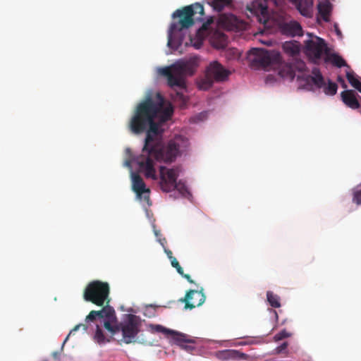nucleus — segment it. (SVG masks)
Returning <instances> with one entry per match:
<instances>
[{
	"label": "nucleus",
	"mask_w": 361,
	"mask_h": 361,
	"mask_svg": "<svg viewBox=\"0 0 361 361\" xmlns=\"http://www.w3.org/2000/svg\"><path fill=\"white\" fill-rule=\"evenodd\" d=\"M109 293L110 287L107 282L95 280L87 285L83 291L84 300L103 308L99 311L92 310L85 321L94 322L97 317L104 319V328L114 335L119 329L113 325L116 322V315L114 307L109 305Z\"/></svg>",
	"instance_id": "2"
},
{
	"label": "nucleus",
	"mask_w": 361,
	"mask_h": 361,
	"mask_svg": "<svg viewBox=\"0 0 361 361\" xmlns=\"http://www.w3.org/2000/svg\"><path fill=\"white\" fill-rule=\"evenodd\" d=\"M290 1L291 2H293V3L294 1H297V2L298 1V0H290Z\"/></svg>",
	"instance_id": "46"
},
{
	"label": "nucleus",
	"mask_w": 361,
	"mask_h": 361,
	"mask_svg": "<svg viewBox=\"0 0 361 361\" xmlns=\"http://www.w3.org/2000/svg\"><path fill=\"white\" fill-rule=\"evenodd\" d=\"M178 167L167 169L166 166H160V187L164 192H169L174 189L175 183L179 176Z\"/></svg>",
	"instance_id": "12"
},
{
	"label": "nucleus",
	"mask_w": 361,
	"mask_h": 361,
	"mask_svg": "<svg viewBox=\"0 0 361 361\" xmlns=\"http://www.w3.org/2000/svg\"><path fill=\"white\" fill-rule=\"evenodd\" d=\"M132 188L137 197L143 200L149 206L152 204L149 198L150 190L146 188V185L142 177L134 172L131 173Z\"/></svg>",
	"instance_id": "14"
},
{
	"label": "nucleus",
	"mask_w": 361,
	"mask_h": 361,
	"mask_svg": "<svg viewBox=\"0 0 361 361\" xmlns=\"http://www.w3.org/2000/svg\"><path fill=\"white\" fill-rule=\"evenodd\" d=\"M173 336V338L180 343H192V340L188 338V336L183 334H179L178 332L174 331V333L172 334Z\"/></svg>",
	"instance_id": "30"
},
{
	"label": "nucleus",
	"mask_w": 361,
	"mask_h": 361,
	"mask_svg": "<svg viewBox=\"0 0 361 361\" xmlns=\"http://www.w3.org/2000/svg\"><path fill=\"white\" fill-rule=\"evenodd\" d=\"M190 146L189 140L183 135H176L166 142H154L148 148L142 150V154L136 159L140 169L147 178L157 180V171L152 158L159 162L171 164L186 152Z\"/></svg>",
	"instance_id": "1"
},
{
	"label": "nucleus",
	"mask_w": 361,
	"mask_h": 361,
	"mask_svg": "<svg viewBox=\"0 0 361 361\" xmlns=\"http://www.w3.org/2000/svg\"><path fill=\"white\" fill-rule=\"evenodd\" d=\"M343 103L353 109L359 108L360 104L357 99V93L354 90H345L341 94Z\"/></svg>",
	"instance_id": "19"
},
{
	"label": "nucleus",
	"mask_w": 361,
	"mask_h": 361,
	"mask_svg": "<svg viewBox=\"0 0 361 361\" xmlns=\"http://www.w3.org/2000/svg\"><path fill=\"white\" fill-rule=\"evenodd\" d=\"M254 56L252 63L261 68H267L272 64L279 63L281 55L275 51H268L264 49L254 48L250 51Z\"/></svg>",
	"instance_id": "10"
},
{
	"label": "nucleus",
	"mask_w": 361,
	"mask_h": 361,
	"mask_svg": "<svg viewBox=\"0 0 361 361\" xmlns=\"http://www.w3.org/2000/svg\"><path fill=\"white\" fill-rule=\"evenodd\" d=\"M231 0H214L213 4L215 9L221 11L224 7L229 4Z\"/></svg>",
	"instance_id": "32"
},
{
	"label": "nucleus",
	"mask_w": 361,
	"mask_h": 361,
	"mask_svg": "<svg viewBox=\"0 0 361 361\" xmlns=\"http://www.w3.org/2000/svg\"><path fill=\"white\" fill-rule=\"evenodd\" d=\"M346 78L350 82V84L355 88L357 87L361 82L358 80L357 78H356L354 75L353 73L351 72H347L346 73Z\"/></svg>",
	"instance_id": "31"
},
{
	"label": "nucleus",
	"mask_w": 361,
	"mask_h": 361,
	"mask_svg": "<svg viewBox=\"0 0 361 361\" xmlns=\"http://www.w3.org/2000/svg\"><path fill=\"white\" fill-rule=\"evenodd\" d=\"M183 278H185L189 283H193L194 281L193 280L191 279L190 276L189 274H185L183 272V274L181 275Z\"/></svg>",
	"instance_id": "37"
},
{
	"label": "nucleus",
	"mask_w": 361,
	"mask_h": 361,
	"mask_svg": "<svg viewBox=\"0 0 361 361\" xmlns=\"http://www.w3.org/2000/svg\"><path fill=\"white\" fill-rule=\"evenodd\" d=\"M239 24V19L233 14H224L219 18V25L227 30H238Z\"/></svg>",
	"instance_id": "18"
},
{
	"label": "nucleus",
	"mask_w": 361,
	"mask_h": 361,
	"mask_svg": "<svg viewBox=\"0 0 361 361\" xmlns=\"http://www.w3.org/2000/svg\"><path fill=\"white\" fill-rule=\"evenodd\" d=\"M290 335L291 334L289 332H288L286 330L283 329L274 336V341L277 342L283 338L290 337Z\"/></svg>",
	"instance_id": "33"
},
{
	"label": "nucleus",
	"mask_w": 361,
	"mask_h": 361,
	"mask_svg": "<svg viewBox=\"0 0 361 361\" xmlns=\"http://www.w3.org/2000/svg\"><path fill=\"white\" fill-rule=\"evenodd\" d=\"M82 328L83 330L86 331L87 329V325L86 324H78L76 325L71 331L70 333L68 334V335L66 336V338H65L63 343V345H62V348H63V345L65 344V343L68 340V338L69 336L73 334L75 331H78L80 328Z\"/></svg>",
	"instance_id": "34"
},
{
	"label": "nucleus",
	"mask_w": 361,
	"mask_h": 361,
	"mask_svg": "<svg viewBox=\"0 0 361 361\" xmlns=\"http://www.w3.org/2000/svg\"><path fill=\"white\" fill-rule=\"evenodd\" d=\"M149 327L152 332L163 333L166 335H171L174 333V331L168 329L159 324H151Z\"/></svg>",
	"instance_id": "26"
},
{
	"label": "nucleus",
	"mask_w": 361,
	"mask_h": 361,
	"mask_svg": "<svg viewBox=\"0 0 361 361\" xmlns=\"http://www.w3.org/2000/svg\"><path fill=\"white\" fill-rule=\"evenodd\" d=\"M308 39L304 41L303 51L308 59L316 63L324 54H327L329 48L325 40L319 37L307 33Z\"/></svg>",
	"instance_id": "7"
},
{
	"label": "nucleus",
	"mask_w": 361,
	"mask_h": 361,
	"mask_svg": "<svg viewBox=\"0 0 361 361\" xmlns=\"http://www.w3.org/2000/svg\"><path fill=\"white\" fill-rule=\"evenodd\" d=\"M173 114H135L130 121V128L133 133L146 132V137L142 149L148 148L154 136L161 135L164 130V124L171 120Z\"/></svg>",
	"instance_id": "3"
},
{
	"label": "nucleus",
	"mask_w": 361,
	"mask_h": 361,
	"mask_svg": "<svg viewBox=\"0 0 361 361\" xmlns=\"http://www.w3.org/2000/svg\"><path fill=\"white\" fill-rule=\"evenodd\" d=\"M231 72L226 69L218 61H213L207 68L205 78L199 83L202 90H207L212 87L214 81L222 82L226 80Z\"/></svg>",
	"instance_id": "8"
},
{
	"label": "nucleus",
	"mask_w": 361,
	"mask_h": 361,
	"mask_svg": "<svg viewBox=\"0 0 361 361\" xmlns=\"http://www.w3.org/2000/svg\"><path fill=\"white\" fill-rule=\"evenodd\" d=\"M171 266L176 269L177 272L180 275L183 274V269L181 267V266L180 265V264L178 262V260L176 259V258L171 259Z\"/></svg>",
	"instance_id": "35"
},
{
	"label": "nucleus",
	"mask_w": 361,
	"mask_h": 361,
	"mask_svg": "<svg viewBox=\"0 0 361 361\" xmlns=\"http://www.w3.org/2000/svg\"><path fill=\"white\" fill-rule=\"evenodd\" d=\"M338 81L341 82V83H343V87H346V85L345 84V82H344L343 79L341 76L338 77Z\"/></svg>",
	"instance_id": "42"
},
{
	"label": "nucleus",
	"mask_w": 361,
	"mask_h": 361,
	"mask_svg": "<svg viewBox=\"0 0 361 361\" xmlns=\"http://www.w3.org/2000/svg\"><path fill=\"white\" fill-rule=\"evenodd\" d=\"M312 73L313 75L310 76L309 79L317 86V87L323 88V92L327 95H334L336 94L338 85L336 82L329 80L328 84L326 85L324 77L318 68H314Z\"/></svg>",
	"instance_id": "13"
},
{
	"label": "nucleus",
	"mask_w": 361,
	"mask_h": 361,
	"mask_svg": "<svg viewBox=\"0 0 361 361\" xmlns=\"http://www.w3.org/2000/svg\"><path fill=\"white\" fill-rule=\"evenodd\" d=\"M51 355H52L53 358L55 360L59 361V360H60V353L59 352H57V351L53 352Z\"/></svg>",
	"instance_id": "38"
},
{
	"label": "nucleus",
	"mask_w": 361,
	"mask_h": 361,
	"mask_svg": "<svg viewBox=\"0 0 361 361\" xmlns=\"http://www.w3.org/2000/svg\"><path fill=\"white\" fill-rule=\"evenodd\" d=\"M94 339L99 343H104L106 341H109V340L106 339V337L104 335V333H103L102 329L99 327V325H97L96 332H95V334H94Z\"/></svg>",
	"instance_id": "28"
},
{
	"label": "nucleus",
	"mask_w": 361,
	"mask_h": 361,
	"mask_svg": "<svg viewBox=\"0 0 361 361\" xmlns=\"http://www.w3.org/2000/svg\"><path fill=\"white\" fill-rule=\"evenodd\" d=\"M288 72H287V76L291 79L294 78V73L293 71L290 69V68H287Z\"/></svg>",
	"instance_id": "39"
},
{
	"label": "nucleus",
	"mask_w": 361,
	"mask_h": 361,
	"mask_svg": "<svg viewBox=\"0 0 361 361\" xmlns=\"http://www.w3.org/2000/svg\"><path fill=\"white\" fill-rule=\"evenodd\" d=\"M353 194V202L356 204L357 205L361 204V189H359L357 187L355 188L352 190Z\"/></svg>",
	"instance_id": "29"
},
{
	"label": "nucleus",
	"mask_w": 361,
	"mask_h": 361,
	"mask_svg": "<svg viewBox=\"0 0 361 361\" xmlns=\"http://www.w3.org/2000/svg\"><path fill=\"white\" fill-rule=\"evenodd\" d=\"M276 3V0H255L247 6V8L256 16L259 23L266 24L269 18V7L275 6Z\"/></svg>",
	"instance_id": "11"
},
{
	"label": "nucleus",
	"mask_w": 361,
	"mask_h": 361,
	"mask_svg": "<svg viewBox=\"0 0 361 361\" xmlns=\"http://www.w3.org/2000/svg\"><path fill=\"white\" fill-rule=\"evenodd\" d=\"M355 89L361 93V83Z\"/></svg>",
	"instance_id": "43"
},
{
	"label": "nucleus",
	"mask_w": 361,
	"mask_h": 361,
	"mask_svg": "<svg viewBox=\"0 0 361 361\" xmlns=\"http://www.w3.org/2000/svg\"><path fill=\"white\" fill-rule=\"evenodd\" d=\"M216 356L221 360H247L250 356L238 350L227 349L216 353Z\"/></svg>",
	"instance_id": "17"
},
{
	"label": "nucleus",
	"mask_w": 361,
	"mask_h": 361,
	"mask_svg": "<svg viewBox=\"0 0 361 361\" xmlns=\"http://www.w3.org/2000/svg\"><path fill=\"white\" fill-rule=\"evenodd\" d=\"M168 46L169 47H172V36H171V33H169V36H168V43H167Z\"/></svg>",
	"instance_id": "41"
},
{
	"label": "nucleus",
	"mask_w": 361,
	"mask_h": 361,
	"mask_svg": "<svg viewBox=\"0 0 361 361\" xmlns=\"http://www.w3.org/2000/svg\"><path fill=\"white\" fill-rule=\"evenodd\" d=\"M126 165L128 167H130L131 166V163L130 161H126Z\"/></svg>",
	"instance_id": "44"
},
{
	"label": "nucleus",
	"mask_w": 361,
	"mask_h": 361,
	"mask_svg": "<svg viewBox=\"0 0 361 361\" xmlns=\"http://www.w3.org/2000/svg\"><path fill=\"white\" fill-rule=\"evenodd\" d=\"M113 325L118 326L119 329L116 333L120 331L122 332L123 341L125 343L130 344L135 342V338L140 331V323L135 315L128 314L127 320L124 323L118 325L116 321Z\"/></svg>",
	"instance_id": "9"
},
{
	"label": "nucleus",
	"mask_w": 361,
	"mask_h": 361,
	"mask_svg": "<svg viewBox=\"0 0 361 361\" xmlns=\"http://www.w3.org/2000/svg\"><path fill=\"white\" fill-rule=\"evenodd\" d=\"M283 51L290 56H296L300 51V44L297 41L286 42L283 44Z\"/></svg>",
	"instance_id": "21"
},
{
	"label": "nucleus",
	"mask_w": 361,
	"mask_h": 361,
	"mask_svg": "<svg viewBox=\"0 0 361 361\" xmlns=\"http://www.w3.org/2000/svg\"><path fill=\"white\" fill-rule=\"evenodd\" d=\"M198 61L197 56L190 57L186 60H179L169 66L161 68L159 72L166 78L169 87H178L181 90H185V79L195 73L198 66Z\"/></svg>",
	"instance_id": "4"
},
{
	"label": "nucleus",
	"mask_w": 361,
	"mask_h": 361,
	"mask_svg": "<svg viewBox=\"0 0 361 361\" xmlns=\"http://www.w3.org/2000/svg\"><path fill=\"white\" fill-rule=\"evenodd\" d=\"M279 27L283 35L292 37L302 35V28L297 21L290 20L281 23L279 25Z\"/></svg>",
	"instance_id": "16"
},
{
	"label": "nucleus",
	"mask_w": 361,
	"mask_h": 361,
	"mask_svg": "<svg viewBox=\"0 0 361 361\" xmlns=\"http://www.w3.org/2000/svg\"><path fill=\"white\" fill-rule=\"evenodd\" d=\"M165 252L166 253L168 257L169 258L170 261H171V259L173 258H175L173 256V253L171 250H165Z\"/></svg>",
	"instance_id": "40"
},
{
	"label": "nucleus",
	"mask_w": 361,
	"mask_h": 361,
	"mask_svg": "<svg viewBox=\"0 0 361 361\" xmlns=\"http://www.w3.org/2000/svg\"><path fill=\"white\" fill-rule=\"evenodd\" d=\"M205 295L202 290H190L184 298L180 299L185 302V308L192 310L195 307L202 305L205 301Z\"/></svg>",
	"instance_id": "15"
},
{
	"label": "nucleus",
	"mask_w": 361,
	"mask_h": 361,
	"mask_svg": "<svg viewBox=\"0 0 361 361\" xmlns=\"http://www.w3.org/2000/svg\"><path fill=\"white\" fill-rule=\"evenodd\" d=\"M318 11L323 20L326 22L329 20V15L331 10V4L328 0H324L318 4Z\"/></svg>",
	"instance_id": "20"
},
{
	"label": "nucleus",
	"mask_w": 361,
	"mask_h": 361,
	"mask_svg": "<svg viewBox=\"0 0 361 361\" xmlns=\"http://www.w3.org/2000/svg\"><path fill=\"white\" fill-rule=\"evenodd\" d=\"M336 32L338 35H341V32L338 29L337 27H336Z\"/></svg>",
	"instance_id": "45"
},
{
	"label": "nucleus",
	"mask_w": 361,
	"mask_h": 361,
	"mask_svg": "<svg viewBox=\"0 0 361 361\" xmlns=\"http://www.w3.org/2000/svg\"><path fill=\"white\" fill-rule=\"evenodd\" d=\"M267 301L269 305L274 307L278 308L281 307L280 298L271 291L267 292Z\"/></svg>",
	"instance_id": "25"
},
{
	"label": "nucleus",
	"mask_w": 361,
	"mask_h": 361,
	"mask_svg": "<svg viewBox=\"0 0 361 361\" xmlns=\"http://www.w3.org/2000/svg\"><path fill=\"white\" fill-rule=\"evenodd\" d=\"M174 189H176L184 197L190 195V192L188 190L187 186L181 180L176 182L174 185Z\"/></svg>",
	"instance_id": "27"
},
{
	"label": "nucleus",
	"mask_w": 361,
	"mask_h": 361,
	"mask_svg": "<svg viewBox=\"0 0 361 361\" xmlns=\"http://www.w3.org/2000/svg\"><path fill=\"white\" fill-rule=\"evenodd\" d=\"M288 345V342L283 343L281 345H279L275 348L273 354L279 355V354L283 353V351L287 348Z\"/></svg>",
	"instance_id": "36"
},
{
	"label": "nucleus",
	"mask_w": 361,
	"mask_h": 361,
	"mask_svg": "<svg viewBox=\"0 0 361 361\" xmlns=\"http://www.w3.org/2000/svg\"><path fill=\"white\" fill-rule=\"evenodd\" d=\"M297 8L300 13L305 16H307L310 14V8L313 5V0H298V1H294Z\"/></svg>",
	"instance_id": "22"
},
{
	"label": "nucleus",
	"mask_w": 361,
	"mask_h": 361,
	"mask_svg": "<svg viewBox=\"0 0 361 361\" xmlns=\"http://www.w3.org/2000/svg\"><path fill=\"white\" fill-rule=\"evenodd\" d=\"M172 99L181 109H185L188 102V97L185 96L182 92H176V93L172 95Z\"/></svg>",
	"instance_id": "24"
},
{
	"label": "nucleus",
	"mask_w": 361,
	"mask_h": 361,
	"mask_svg": "<svg viewBox=\"0 0 361 361\" xmlns=\"http://www.w3.org/2000/svg\"><path fill=\"white\" fill-rule=\"evenodd\" d=\"M204 15V7L202 4L196 3L192 5L187 6L181 9H177L173 13V18H178L177 23H172L170 27L171 32L174 30H182L192 26L195 23L193 16L195 14Z\"/></svg>",
	"instance_id": "6"
},
{
	"label": "nucleus",
	"mask_w": 361,
	"mask_h": 361,
	"mask_svg": "<svg viewBox=\"0 0 361 361\" xmlns=\"http://www.w3.org/2000/svg\"><path fill=\"white\" fill-rule=\"evenodd\" d=\"M326 62H331L334 66L341 68L343 66H348L345 61L337 54H326L325 58Z\"/></svg>",
	"instance_id": "23"
},
{
	"label": "nucleus",
	"mask_w": 361,
	"mask_h": 361,
	"mask_svg": "<svg viewBox=\"0 0 361 361\" xmlns=\"http://www.w3.org/2000/svg\"><path fill=\"white\" fill-rule=\"evenodd\" d=\"M134 113H173V106L161 92L149 90Z\"/></svg>",
	"instance_id": "5"
}]
</instances>
